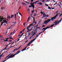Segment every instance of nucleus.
Returning a JSON list of instances; mask_svg holds the SVG:
<instances>
[{"label": "nucleus", "instance_id": "nucleus-9", "mask_svg": "<svg viewBox=\"0 0 62 62\" xmlns=\"http://www.w3.org/2000/svg\"><path fill=\"white\" fill-rule=\"evenodd\" d=\"M34 3L36 4L37 3H36V2H34L33 3H31V5L32 6V7L33 8H34L35 7V6H34Z\"/></svg>", "mask_w": 62, "mask_h": 62}, {"label": "nucleus", "instance_id": "nucleus-57", "mask_svg": "<svg viewBox=\"0 0 62 62\" xmlns=\"http://www.w3.org/2000/svg\"><path fill=\"white\" fill-rule=\"evenodd\" d=\"M58 12V11H57V12L55 13H57Z\"/></svg>", "mask_w": 62, "mask_h": 62}, {"label": "nucleus", "instance_id": "nucleus-53", "mask_svg": "<svg viewBox=\"0 0 62 62\" xmlns=\"http://www.w3.org/2000/svg\"><path fill=\"white\" fill-rule=\"evenodd\" d=\"M22 33V31H21L20 32V34H21V33Z\"/></svg>", "mask_w": 62, "mask_h": 62}, {"label": "nucleus", "instance_id": "nucleus-22", "mask_svg": "<svg viewBox=\"0 0 62 62\" xmlns=\"http://www.w3.org/2000/svg\"><path fill=\"white\" fill-rule=\"evenodd\" d=\"M37 13H36L35 14H34V17H35V16H37Z\"/></svg>", "mask_w": 62, "mask_h": 62}, {"label": "nucleus", "instance_id": "nucleus-30", "mask_svg": "<svg viewBox=\"0 0 62 62\" xmlns=\"http://www.w3.org/2000/svg\"><path fill=\"white\" fill-rule=\"evenodd\" d=\"M4 7H3V6H2V7H1V9H4Z\"/></svg>", "mask_w": 62, "mask_h": 62}, {"label": "nucleus", "instance_id": "nucleus-27", "mask_svg": "<svg viewBox=\"0 0 62 62\" xmlns=\"http://www.w3.org/2000/svg\"><path fill=\"white\" fill-rule=\"evenodd\" d=\"M31 29L30 30H29V31H28L27 32H26V33L27 34V33H28V32H29V31H31Z\"/></svg>", "mask_w": 62, "mask_h": 62}, {"label": "nucleus", "instance_id": "nucleus-46", "mask_svg": "<svg viewBox=\"0 0 62 62\" xmlns=\"http://www.w3.org/2000/svg\"><path fill=\"white\" fill-rule=\"evenodd\" d=\"M28 40H27L26 41V42H25V43H26V42H28Z\"/></svg>", "mask_w": 62, "mask_h": 62}, {"label": "nucleus", "instance_id": "nucleus-19", "mask_svg": "<svg viewBox=\"0 0 62 62\" xmlns=\"http://www.w3.org/2000/svg\"><path fill=\"white\" fill-rule=\"evenodd\" d=\"M14 16V15H11V18H12Z\"/></svg>", "mask_w": 62, "mask_h": 62}, {"label": "nucleus", "instance_id": "nucleus-6", "mask_svg": "<svg viewBox=\"0 0 62 62\" xmlns=\"http://www.w3.org/2000/svg\"><path fill=\"white\" fill-rule=\"evenodd\" d=\"M54 25H51V26H50V27H46V28H44L43 29H43H44V31H45V30H46V29H47V28H50V27H53V26Z\"/></svg>", "mask_w": 62, "mask_h": 62}, {"label": "nucleus", "instance_id": "nucleus-48", "mask_svg": "<svg viewBox=\"0 0 62 62\" xmlns=\"http://www.w3.org/2000/svg\"><path fill=\"white\" fill-rule=\"evenodd\" d=\"M62 15V14L60 15V17H61Z\"/></svg>", "mask_w": 62, "mask_h": 62}, {"label": "nucleus", "instance_id": "nucleus-44", "mask_svg": "<svg viewBox=\"0 0 62 62\" xmlns=\"http://www.w3.org/2000/svg\"><path fill=\"white\" fill-rule=\"evenodd\" d=\"M21 46H20L17 49H20V48H21Z\"/></svg>", "mask_w": 62, "mask_h": 62}, {"label": "nucleus", "instance_id": "nucleus-50", "mask_svg": "<svg viewBox=\"0 0 62 62\" xmlns=\"http://www.w3.org/2000/svg\"><path fill=\"white\" fill-rule=\"evenodd\" d=\"M38 36H39V35H36V38L38 37Z\"/></svg>", "mask_w": 62, "mask_h": 62}, {"label": "nucleus", "instance_id": "nucleus-34", "mask_svg": "<svg viewBox=\"0 0 62 62\" xmlns=\"http://www.w3.org/2000/svg\"><path fill=\"white\" fill-rule=\"evenodd\" d=\"M34 11H32V12H31V13H34Z\"/></svg>", "mask_w": 62, "mask_h": 62}, {"label": "nucleus", "instance_id": "nucleus-33", "mask_svg": "<svg viewBox=\"0 0 62 62\" xmlns=\"http://www.w3.org/2000/svg\"><path fill=\"white\" fill-rule=\"evenodd\" d=\"M27 10L28 11H29H29L30 10V9H27Z\"/></svg>", "mask_w": 62, "mask_h": 62}, {"label": "nucleus", "instance_id": "nucleus-52", "mask_svg": "<svg viewBox=\"0 0 62 62\" xmlns=\"http://www.w3.org/2000/svg\"><path fill=\"white\" fill-rule=\"evenodd\" d=\"M30 18V17H29L28 20H29Z\"/></svg>", "mask_w": 62, "mask_h": 62}, {"label": "nucleus", "instance_id": "nucleus-1", "mask_svg": "<svg viewBox=\"0 0 62 62\" xmlns=\"http://www.w3.org/2000/svg\"><path fill=\"white\" fill-rule=\"evenodd\" d=\"M36 30H35V31H32L31 33V34H32L31 35H32V34H33V35H32V36L30 38V39H31V38H32V37L33 36H34V35H36V33H37V31H36Z\"/></svg>", "mask_w": 62, "mask_h": 62}, {"label": "nucleus", "instance_id": "nucleus-17", "mask_svg": "<svg viewBox=\"0 0 62 62\" xmlns=\"http://www.w3.org/2000/svg\"><path fill=\"white\" fill-rule=\"evenodd\" d=\"M44 13H44V12H41V14H44Z\"/></svg>", "mask_w": 62, "mask_h": 62}, {"label": "nucleus", "instance_id": "nucleus-20", "mask_svg": "<svg viewBox=\"0 0 62 62\" xmlns=\"http://www.w3.org/2000/svg\"><path fill=\"white\" fill-rule=\"evenodd\" d=\"M0 21H2L4 19V18H0Z\"/></svg>", "mask_w": 62, "mask_h": 62}, {"label": "nucleus", "instance_id": "nucleus-14", "mask_svg": "<svg viewBox=\"0 0 62 62\" xmlns=\"http://www.w3.org/2000/svg\"><path fill=\"white\" fill-rule=\"evenodd\" d=\"M1 40H4V38L3 37V36H2V37H1Z\"/></svg>", "mask_w": 62, "mask_h": 62}, {"label": "nucleus", "instance_id": "nucleus-47", "mask_svg": "<svg viewBox=\"0 0 62 62\" xmlns=\"http://www.w3.org/2000/svg\"><path fill=\"white\" fill-rule=\"evenodd\" d=\"M52 9H54V8H52Z\"/></svg>", "mask_w": 62, "mask_h": 62}, {"label": "nucleus", "instance_id": "nucleus-4", "mask_svg": "<svg viewBox=\"0 0 62 62\" xmlns=\"http://www.w3.org/2000/svg\"><path fill=\"white\" fill-rule=\"evenodd\" d=\"M51 19H48L47 20H46L44 22V23H45V24H47V23H48L49 22H50L51 21Z\"/></svg>", "mask_w": 62, "mask_h": 62}, {"label": "nucleus", "instance_id": "nucleus-37", "mask_svg": "<svg viewBox=\"0 0 62 62\" xmlns=\"http://www.w3.org/2000/svg\"><path fill=\"white\" fill-rule=\"evenodd\" d=\"M45 2L44 0H43L42 1V2Z\"/></svg>", "mask_w": 62, "mask_h": 62}, {"label": "nucleus", "instance_id": "nucleus-8", "mask_svg": "<svg viewBox=\"0 0 62 62\" xmlns=\"http://www.w3.org/2000/svg\"><path fill=\"white\" fill-rule=\"evenodd\" d=\"M33 25V23H31V24H30L27 27V29L28 31H29L30 30V29H29L30 27H31V25Z\"/></svg>", "mask_w": 62, "mask_h": 62}, {"label": "nucleus", "instance_id": "nucleus-59", "mask_svg": "<svg viewBox=\"0 0 62 62\" xmlns=\"http://www.w3.org/2000/svg\"><path fill=\"white\" fill-rule=\"evenodd\" d=\"M35 12H37V10H36L35 11Z\"/></svg>", "mask_w": 62, "mask_h": 62}, {"label": "nucleus", "instance_id": "nucleus-45", "mask_svg": "<svg viewBox=\"0 0 62 62\" xmlns=\"http://www.w3.org/2000/svg\"><path fill=\"white\" fill-rule=\"evenodd\" d=\"M16 17L15 16V20H16Z\"/></svg>", "mask_w": 62, "mask_h": 62}, {"label": "nucleus", "instance_id": "nucleus-10", "mask_svg": "<svg viewBox=\"0 0 62 62\" xmlns=\"http://www.w3.org/2000/svg\"><path fill=\"white\" fill-rule=\"evenodd\" d=\"M61 21H62V18H61V20L60 21H59L58 22H57V23H56L54 25H57V24H58V23H60L61 22Z\"/></svg>", "mask_w": 62, "mask_h": 62}, {"label": "nucleus", "instance_id": "nucleus-32", "mask_svg": "<svg viewBox=\"0 0 62 62\" xmlns=\"http://www.w3.org/2000/svg\"><path fill=\"white\" fill-rule=\"evenodd\" d=\"M3 53L2 54H1L0 56V57H2V55H3Z\"/></svg>", "mask_w": 62, "mask_h": 62}, {"label": "nucleus", "instance_id": "nucleus-5", "mask_svg": "<svg viewBox=\"0 0 62 62\" xmlns=\"http://www.w3.org/2000/svg\"><path fill=\"white\" fill-rule=\"evenodd\" d=\"M32 18H33V21H34L33 23H33L32 25L33 26H35L36 24H37V23L35 21V18L34 17H32Z\"/></svg>", "mask_w": 62, "mask_h": 62}, {"label": "nucleus", "instance_id": "nucleus-31", "mask_svg": "<svg viewBox=\"0 0 62 62\" xmlns=\"http://www.w3.org/2000/svg\"><path fill=\"white\" fill-rule=\"evenodd\" d=\"M48 9H51V8H50V7L49 6L48 7Z\"/></svg>", "mask_w": 62, "mask_h": 62}, {"label": "nucleus", "instance_id": "nucleus-55", "mask_svg": "<svg viewBox=\"0 0 62 62\" xmlns=\"http://www.w3.org/2000/svg\"><path fill=\"white\" fill-rule=\"evenodd\" d=\"M19 13V12H18L17 13V15H18V14Z\"/></svg>", "mask_w": 62, "mask_h": 62}, {"label": "nucleus", "instance_id": "nucleus-54", "mask_svg": "<svg viewBox=\"0 0 62 62\" xmlns=\"http://www.w3.org/2000/svg\"><path fill=\"white\" fill-rule=\"evenodd\" d=\"M15 17H16V14H15Z\"/></svg>", "mask_w": 62, "mask_h": 62}, {"label": "nucleus", "instance_id": "nucleus-62", "mask_svg": "<svg viewBox=\"0 0 62 62\" xmlns=\"http://www.w3.org/2000/svg\"><path fill=\"white\" fill-rule=\"evenodd\" d=\"M7 33H8V32H7V31H6V34H7Z\"/></svg>", "mask_w": 62, "mask_h": 62}, {"label": "nucleus", "instance_id": "nucleus-60", "mask_svg": "<svg viewBox=\"0 0 62 62\" xmlns=\"http://www.w3.org/2000/svg\"><path fill=\"white\" fill-rule=\"evenodd\" d=\"M11 39H13L12 38H11Z\"/></svg>", "mask_w": 62, "mask_h": 62}, {"label": "nucleus", "instance_id": "nucleus-21", "mask_svg": "<svg viewBox=\"0 0 62 62\" xmlns=\"http://www.w3.org/2000/svg\"><path fill=\"white\" fill-rule=\"evenodd\" d=\"M38 4H39V5H42V3H38Z\"/></svg>", "mask_w": 62, "mask_h": 62}, {"label": "nucleus", "instance_id": "nucleus-2", "mask_svg": "<svg viewBox=\"0 0 62 62\" xmlns=\"http://www.w3.org/2000/svg\"><path fill=\"white\" fill-rule=\"evenodd\" d=\"M20 52H21V51L20 52V50L18 51V52H16V53H16V54H14L13 55V56H12L13 54H11L9 57H8V59H9V58H12V57H13V56H15V55H16V54H19V53H20Z\"/></svg>", "mask_w": 62, "mask_h": 62}, {"label": "nucleus", "instance_id": "nucleus-13", "mask_svg": "<svg viewBox=\"0 0 62 62\" xmlns=\"http://www.w3.org/2000/svg\"><path fill=\"white\" fill-rule=\"evenodd\" d=\"M16 23V22H13L12 23L13 24V26H15V23Z\"/></svg>", "mask_w": 62, "mask_h": 62}, {"label": "nucleus", "instance_id": "nucleus-16", "mask_svg": "<svg viewBox=\"0 0 62 62\" xmlns=\"http://www.w3.org/2000/svg\"><path fill=\"white\" fill-rule=\"evenodd\" d=\"M26 48L25 47L23 49V50H22V52H23V51H24V50H26Z\"/></svg>", "mask_w": 62, "mask_h": 62}, {"label": "nucleus", "instance_id": "nucleus-26", "mask_svg": "<svg viewBox=\"0 0 62 62\" xmlns=\"http://www.w3.org/2000/svg\"><path fill=\"white\" fill-rule=\"evenodd\" d=\"M22 5H26V4H25L24 3H22Z\"/></svg>", "mask_w": 62, "mask_h": 62}, {"label": "nucleus", "instance_id": "nucleus-12", "mask_svg": "<svg viewBox=\"0 0 62 62\" xmlns=\"http://www.w3.org/2000/svg\"><path fill=\"white\" fill-rule=\"evenodd\" d=\"M47 16L46 15V14H45V13L44 14H43V17L42 18V19H43L44 17H46Z\"/></svg>", "mask_w": 62, "mask_h": 62}, {"label": "nucleus", "instance_id": "nucleus-11", "mask_svg": "<svg viewBox=\"0 0 62 62\" xmlns=\"http://www.w3.org/2000/svg\"><path fill=\"white\" fill-rule=\"evenodd\" d=\"M35 39H33L31 40L30 42L29 43V45H30V44H31V43H32V42H33V41H35Z\"/></svg>", "mask_w": 62, "mask_h": 62}, {"label": "nucleus", "instance_id": "nucleus-15", "mask_svg": "<svg viewBox=\"0 0 62 62\" xmlns=\"http://www.w3.org/2000/svg\"><path fill=\"white\" fill-rule=\"evenodd\" d=\"M8 45H7V46L5 47V48L3 50H6V49H7V47H8Z\"/></svg>", "mask_w": 62, "mask_h": 62}, {"label": "nucleus", "instance_id": "nucleus-61", "mask_svg": "<svg viewBox=\"0 0 62 62\" xmlns=\"http://www.w3.org/2000/svg\"><path fill=\"white\" fill-rule=\"evenodd\" d=\"M9 39V38H7V39L8 40V39Z\"/></svg>", "mask_w": 62, "mask_h": 62}, {"label": "nucleus", "instance_id": "nucleus-23", "mask_svg": "<svg viewBox=\"0 0 62 62\" xmlns=\"http://www.w3.org/2000/svg\"><path fill=\"white\" fill-rule=\"evenodd\" d=\"M45 5L46 6H47V7H48L49 6V5H47L46 3H45Z\"/></svg>", "mask_w": 62, "mask_h": 62}, {"label": "nucleus", "instance_id": "nucleus-29", "mask_svg": "<svg viewBox=\"0 0 62 62\" xmlns=\"http://www.w3.org/2000/svg\"><path fill=\"white\" fill-rule=\"evenodd\" d=\"M23 35V33L20 36V38L22 37V35Z\"/></svg>", "mask_w": 62, "mask_h": 62}, {"label": "nucleus", "instance_id": "nucleus-43", "mask_svg": "<svg viewBox=\"0 0 62 62\" xmlns=\"http://www.w3.org/2000/svg\"><path fill=\"white\" fill-rule=\"evenodd\" d=\"M25 23H24V24H23V25H24V26H25Z\"/></svg>", "mask_w": 62, "mask_h": 62}, {"label": "nucleus", "instance_id": "nucleus-51", "mask_svg": "<svg viewBox=\"0 0 62 62\" xmlns=\"http://www.w3.org/2000/svg\"><path fill=\"white\" fill-rule=\"evenodd\" d=\"M25 30V29H24L23 31H24Z\"/></svg>", "mask_w": 62, "mask_h": 62}, {"label": "nucleus", "instance_id": "nucleus-35", "mask_svg": "<svg viewBox=\"0 0 62 62\" xmlns=\"http://www.w3.org/2000/svg\"><path fill=\"white\" fill-rule=\"evenodd\" d=\"M30 46V45H29L28 46H26L25 47L26 48L28 47V46Z\"/></svg>", "mask_w": 62, "mask_h": 62}, {"label": "nucleus", "instance_id": "nucleus-41", "mask_svg": "<svg viewBox=\"0 0 62 62\" xmlns=\"http://www.w3.org/2000/svg\"><path fill=\"white\" fill-rule=\"evenodd\" d=\"M9 41H10V42H11V41H12V40H9Z\"/></svg>", "mask_w": 62, "mask_h": 62}, {"label": "nucleus", "instance_id": "nucleus-64", "mask_svg": "<svg viewBox=\"0 0 62 62\" xmlns=\"http://www.w3.org/2000/svg\"><path fill=\"white\" fill-rule=\"evenodd\" d=\"M19 14L20 15L21 14L20 13V12H19Z\"/></svg>", "mask_w": 62, "mask_h": 62}, {"label": "nucleus", "instance_id": "nucleus-63", "mask_svg": "<svg viewBox=\"0 0 62 62\" xmlns=\"http://www.w3.org/2000/svg\"><path fill=\"white\" fill-rule=\"evenodd\" d=\"M48 16H49L47 15L46 16V17H48Z\"/></svg>", "mask_w": 62, "mask_h": 62}, {"label": "nucleus", "instance_id": "nucleus-3", "mask_svg": "<svg viewBox=\"0 0 62 62\" xmlns=\"http://www.w3.org/2000/svg\"><path fill=\"white\" fill-rule=\"evenodd\" d=\"M8 22V21H6V20H5V19L4 20V21H3V22L1 23V25H0V26H2V25L3 24H4V25H6V24L8 23L7 22L6 23V22Z\"/></svg>", "mask_w": 62, "mask_h": 62}, {"label": "nucleus", "instance_id": "nucleus-39", "mask_svg": "<svg viewBox=\"0 0 62 62\" xmlns=\"http://www.w3.org/2000/svg\"><path fill=\"white\" fill-rule=\"evenodd\" d=\"M32 7V5H31H31H30V6H29V7L30 8V7Z\"/></svg>", "mask_w": 62, "mask_h": 62}, {"label": "nucleus", "instance_id": "nucleus-24", "mask_svg": "<svg viewBox=\"0 0 62 62\" xmlns=\"http://www.w3.org/2000/svg\"><path fill=\"white\" fill-rule=\"evenodd\" d=\"M8 18H9V19H10V16H9L8 17Z\"/></svg>", "mask_w": 62, "mask_h": 62}, {"label": "nucleus", "instance_id": "nucleus-25", "mask_svg": "<svg viewBox=\"0 0 62 62\" xmlns=\"http://www.w3.org/2000/svg\"><path fill=\"white\" fill-rule=\"evenodd\" d=\"M18 50V49H14V50L13 51V52H15V51H16V50Z\"/></svg>", "mask_w": 62, "mask_h": 62}, {"label": "nucleus", "instance_id": "nucleus-40", "mask_svg": "<svg viewBox=\"0 0 62 62\" xmlns=\"http://www.w3.org/2000/svg\"><path fill=\"white\" fill-rule=\"evenodd\" d=\"M27 39V37H25V38L24 39Z\"/></svg>", "mask_w": 62, "mask_h": 62}, {"label": "nucleus", "instance_id": "nucleus-49", "mask_svg": "<svg viewBox=\"0 0 62 62\" xmlns=\"http://www.w3.org/2000/svg\"><path fill=\"white\" fill-rule=\"evenodd\" d=\"M31 2H33V1H34V0H31Z\"/></svg>", "mask_w": 62, "mask_h": 62}, {"label": "nucleus", "instance_id": "nucleus-42", "mask_svg": "<svg viewBox=\"0 0 62 62\" xmlns=\"http://www.w3.org/2000/svg\"><path fill=\"white\" fill-rule=\"evenodd\" d=\"M39 2V0L37 1H36V3H37V2Z\"/></svg>", "mask_w": 62, "mask_h": 62}, {"label": "nucleus", "instance_id": "nucleus-18", "mask_svg": "<svg viewBox=\"0 0 62 62\" xmlns=\"http://www.w3.org/2000/svg\"><path fill=\"white\" fill-rule=\"evenodd\" d=\"M4 40V41H8V40L7 39V38H6L5 40Z\"/></svg>", "mask_w": 62, "mask_h": 62}, {"label": "nucleus", "instance_id": "nucleus-7", "mask_svg": "<svg viewBox=\"0 0 62 62\" xmlns=\"http://www.w3.org/2000/svg\"><path fill=\"white\" fill-rule=\"evenodd\" d=\"M58 15H56L55 16L51 18V21H54V19H55V18L57 17Z\"/></svg>", "mask_w": 62, "mask_h": 62}, {"label": "nucleus", "instance_id": "nucleus-28", "mask_svg": "<svg viewBox=\"0 0 62 62\" xmlns=\"http://www.w3.org/2000/svg\"><path fill=\"white\" fill-rule=\"evenodd\" d=\"M25 2L26 3H27V4H29V3L27 2V1H25Z\"/></svg>", "mask_w": 62, "mask_h": 62}, {"label": "nucleus", "instance_id": "nucleus-36", "mask_svg": "<svg viewBox=\"0 0 62 62\" xmlns=\"http://www.w3.org/2000/svg\"><path fill=\"white\" fill-rule=\"evenodd\" d=\"M31 34L30 33H29V35H28V37L29 36V35H30Z\"/></svg>", "mask_w": 62, "mask_h": 62}, {"label": "nucleus", "instance_id": "nucleus-56", "mask_svg": "<svg viewBox=\"0 0 62 62\" xmlns=\"http://www.w3.org/2000/svg\"><path fill=\"white\" fill-rule=\"evenodd\" d=\"M45 26V25H43V26L42 27H44V26Z\"/></svg>", "mask_w": 62, "mask_h": 62}, {"label": "nucleus", "instance_id": "nucleus-38", "mask_svg": "<svg viewBox=\"0 0 62 62\" xmlns=\"http://www.w3.org/2000/svg\"><path fill=\"white\" fill-rule=\"evenodd\" d=\"M57 4V3H56L55 4H54V6H55V5H56V4Z\"/></svg>", "mask_w": 62, "mask_h": 62}, {"label": "nucleus", "instance_id": "nucleus-58", "mask_svg": "<svg viewBox=\"0 0 62 62\" xmlns=\"http://www.w3.org/2000/svg\"><path fill=\"white\" fill-rule=\"evenodd\" d=\"M11 37H10L9 38V39H11Z\"/></svg>", "mask_w": 62, "mask_h": 62}]
</instances>
